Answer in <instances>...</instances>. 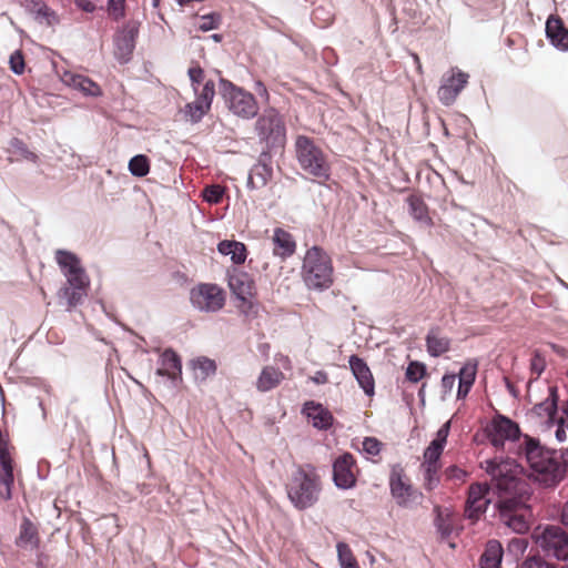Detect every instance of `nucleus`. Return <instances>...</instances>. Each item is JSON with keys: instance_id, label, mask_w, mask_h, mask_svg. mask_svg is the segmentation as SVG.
Listing matches in <instances>:
<instances>
[{"instance_id": "obj_19", "label": "nucleus", "mask_w": 568, "mask_h": 568, "mask_svg": "<svg viewBox=\"0 0 568 568\" xmlns=\"http://www.w3.org/2000/svg\"><path fill=\"white\" fill-rule=\"evenodd\" d=\"M159 364L155 375L169 378L173 386L182 382V358L176 351L172 347L165 348L160 355Z\"/></svg>"}, {"instance_id": "obj_32", "label": "nucleus", "mask_w": 568, "mask_h": 568, "mask_svg": "<svg viewBox=\"0 0 568 568\" xmlns=\"http://www.w3.org/2000/svg\"><path fill=\"white\" fill-rule=\"evenodd\" d=\"M189 364L193 371L200 372L202 381L214 376L217 371L216 362L204 355L192 358Z\"/></svg>"}, {"instance_id": "obj_3", "label": "nucleus", "mask_w": 568, "mask_h": 568, "mask_svg": "<svg viewBox=\"0 0 568 568\" xmlns=\"http://www.w3.org/2000/svg\"><path fill=\"white\" fill-rule=\"evenodd\" d=\"M55 262L67 278V285L62 286L57 296L65 300L67 305L75 307L82 303L90 286V278L81 263V258L72 251L59 248L54 254Z\"/></svg>"}, {"instance_id": "obj_38", "label": "nucleus", "mask_w": 568, "mask_h": 568, "mask_svg": "<svg viewBox=\"0 0 568 568\" xmlns=\"http://www.w3.org/2000/svg\"><path fill=\"white\" fill-rule=\"evenodd\" d=\"M427 374V367L419 361H410L405 371V377L410 383H418Z\"/></svg>"}, {"instance_id": "obj_17", "label": "nucleus", "mask_w": 568, "mask_h": 568, "mask_svg": "<svg viewBox=\"0 0 568 568\" xmlns=\"http://www.w3.org/2000/svg\"><path fill=\"white\" fill-rule=\"evenodd\" d=\"M356 460L353 454L344 452L333 460V483L338 489L347 490L356 486L357 479L353 473Z\"/></svg>"}, {"instance_id": "obj_48", "label": "nucleus", "mask_w": 568, "mask_h": 568, "mask_svg": "<svg viewBox=\"0 0 568 568\" xmlns=\"http://www.w3.org/2000/svg\"><path fill=\"white\" fill-rule=\"evenodd\" d=\"M546 428L556 427L555 438L558 443H564L567 439L568 423L557 417L555 420L546 419Z\"/></svg>"}, {"instance_id": "obj_25", "label": "nucleus", "mask_w": 568, "mask_h": 568, "mask_svg": "<svg viewBox=\"0 0 568 568\" xmlns=\"http://www.w3.org/2000/svg\"><path fill=\"white\" fill-rule=\"evenodd\" d=\"M559 390L556 385H551L548 387V396L540 403H537L531 408V413L537 417L541 418L546 416V419L555 420L558 416L559 412Z\"/></svg>"}, {"instance_id": "obj_33", "label": "nucleus", "mask_w": 568, "mask_h": 568, "mask_svg": "<svg viewBox=\"0 0 568 568\" xmlns=\"http://www.w3.org/2000/svg\"><path fill=\"white\" fill-rule=\"evenodd\" d=\"M150 159L145 154H135L129 160L128 170L135 178H144L150 172Z\"/></svg>"}, {"instance_id": "obj_27", "label": "nucleus", "mask_w": 568, "mask_h": 568, "mask_svg": "<svg viewBox=\"0 0 568 568\" xmlns=\"http://www.w3.org/2000/svg\"><path fill=\"white\" fill-rule=\"evenodd\" d=\"M406 203L408 204V213L414 221L425 227L433 226L434 223L429 216L428 206L419 195L410 194L406 197Z\"/></svg>"}, {"instance_id": "obj_2", "label": "nucleus", "mask_w": 568, "mask_h": 568, "mask_svg": "<svg viewBox=\"0 0 568 568\" xmlns=\"http://www.w3.org/2000/svg\"><path fill=\"white\" fill-rule=\"evenodd\" d=\"M531 496L530 485L518 483L513 491H507L496 504L500 520L516 534L525 535L530 530Z\"/></svg>"}, {"instance_id": "obj_45", "label": "nucleus", "mask_w": 568, "mask_h": 568, "mask_svg": "<svg viewBox=\"0 0 568 568\" xmlns=\"http://www.w3.org/2000/svg\"><path fill=\"white\" fill-rule=\"evenodd\" d=\"M9 145L11 149L14 150V152H17L23 159L33 163L37 162L38 155L34 152L30 151L27 144L21 139L12 138L9 142Z\"/></svg>"}, {"instance_id": "obj_49", "label": "nucleus", "mask_w": 568, "mask_h": 568, "mask_svg": "<svg viewBox=\"0 0 568 568\" xmlns=\"http://www.w3.org/2000/svg\"><path fill=\"white\" fill-rule=\"evenodd\" d=\"M337 549V558L338 562L342 566H345L346 564H355L357 560L355 559L352 549L346 542L339 541L336 545Z\"/></svg>"}, {"instance_id": "obj_61", "label": "nucleus", "mask_w": 568, "mask_h": 568, "mask_svg": "<svg viewBox=\"0 0 568 568\" xmlns=\"http://www.w3.org/2000/svg\"><path fill=\"white\" fill-rule=\"evenodd\" d=\"M235 243V240H222L217 243V252L221 255L227 256L233 252L232 247L234 248Z\"/></svg>"}, {"instance_id": "obj_57", "label": "nucleus", "mask_w": 568, "mask_h": 568, "mask_svg": "<svg viewBox=\"0 0 568 568\" xmlns=\"http://www.w3.org/2000/svg\"><path fill=\"white\" fill-rule=\"evenodd\" d=\"M528 547V541L525 538H514L508 545L509 552L524 554Z\"/></svg>"}, {"instance_id": "obj_50", "label": "nucleus", "mask_w": 568, "mask_h": 568, "mask_svg": "<svg viewBox=\"0 0 568 568\" xmlns=\"http://www.w3.org/2000/svg\"><path fill=\"white\" fill-rule=\"evenodd\" d=\"M517 568H556L555 565L547 562L541 556L535 555L527 557Z\"/></svg>"}, {"instance_id": "obj_15", "label": "nucleus", "mask_w": 568, "mask_h": 568, "mask_svg": "<svg viewBox=\"0 0 568 568\" xmlns=\"http://www.w3.org/2000/svg\"><path fill=\"white\" fill-rule=\"evenodd\" d=\"M139 28L140 23L131 20L115 32L113 38L114 57L120 64H126L131 61L139 37Z\"/></svg>"}, {"instance_id": "obj_8", "label": "nucleus", "mask_w": 568, "mask_h": 568, "mask_svg": "<svg viewBox=\"0 0 568 568\" xmlns=\"http://www.w3.org/2000/svg\"><path fill=\"white\" fill-rule=\"evenodd\" d=\"M295 150L298 164L305 172L324 181L331 179V165L312 138L298 135Z\"/></svg>"}, {"instance_id": "obj_43", "label": "nucleus", "mask_w": 568, "mask_h": 568, "mask_svg": "<svg viewBox=\"0 0 568 568\" xmlns=\"http://www.w3.org/2000/svg\"><path fill=\"white\" fill-rule=\"evenodd\" d=\"M105 10L114 21H119L126 14V0H106Z\"/></svg>"}, {"instance_id": "obj_16", "label": "nucleus", "mask_w": 568, "mask_h": 568, "mask_svg": "<svg viewBox=\"0 0 568 568\" xmlns=\"http://www.w3.org/2000/svg\"><path fill=\"white\" fill-rule=\"evenodd\" d=\"M489 491L488 484L475 483L470 485L464 511L467 519L477 521L486 513L490 504Z\"/></svg>"}, {"instance_id": "obj_14", "label": "nucleus", "mask_w": 568, "mask_h": 568, "mask_svg": "<svg viewBox=\"0 0 568 568\" xmlns=\"http://www.w3.org/2000/svg\"><path fill=\"white\" fill-rule=\"evenodd\" d=\"M468 80V73L457 67L450 68V70L443 75L437 91V97L440 103L445 106L453 105L459 93L467 85Z\"/></svg>"}, {"instance_id": "obj_30", "label": "nucleus", "mask_w": 568, "mask_h": 568, "mask_svg": "<svg viewBox=\"0 0 568 568\" xmlns=\"http://www.w3.org/2000/svg\"><path fill=\"white\" fill-rule=\"evenodd\" d=\"M282 377L283 373L280 369L266 366L260 373L256 387L260 392H268L280 384Z\"/></svg>"}, {"instance_id": "obj_11", "label": "nucleus", "mask_w": 568, "mask_h": 568, "mask_svg": "<svg viewBox=\"0 0 568 568\" xmlns=\"http://www.w3.org/2000/svg\"><path fill=\"white\" fill-rule=\"evenodd\" d=\"M406 474L400 464H395L389 473V493L395 499L397 506L410 508L417 505L423 498V494L414 489L413 485L405 480Z\"/></svg>"}, {"instance_id": "obj_1", "label": "nucleus", "mask_w": 568, "mask_h": 568, "mask_svg": "<svg viewBox=\"0 0 568 568\" xmlns=\"http://www.w3.org/2000/svg\"><path fill=\"white\" fill-rule=\"evenodd\" d=\"M527 464L536 483L545 488H555L566 477L568 468V448L561 449L560 458H557V449L542 445L540 439L525 436L520 446Z\"/></svg>"}, {"instance_id": "obj_37", "label": "nucleus", "mask_w": 568, "mask_h": 568, "mask_svg": "<svg viewBox=\"0 0 568 568\" xmlns=\"http://www.w3.org/2000/svg\"><path fill=\"white\" fill-rule=\"evenodd\" d=\"M195 100L201 102L205 109H210L212 106L213 99L215 97V82L212 79L206 80L203 83L202 89H197V92H194Z\"/></svg>"}, {"instance_id": "obj_59", "label": "nucleus", "mask_w": 568, "mask_h": 568, "mask_svg": "<svg viewBox=\"0 0 568 568\" xmlns=\"http://www.w3.org/2000/svg\"><path fill=\"white\" fill-rule=\"evenodd\" d=\"M445 474L448 478L458 480H463L468 476L467 471H465L464 469L459 468L456 465H450L449 467H447Z\"/></svg>"}, {"instance_id": "obj_46", "label": "nucleus", "mask_w": 568, "mask_h": 568, "mask_svg": "<svg viewBox=\"0 0 568 568\" xmlns=\"http://www.w3.org/2000/svg\"><path fill=\"white\" fill-rule=\"evenodd\" d=\"M201 20H202V22L197 27L199 30L202 32H207L211 30L219 29V27L222 22V17L219 12L213 11L207 14H203L201 17Z\"/></svg>"}, {"instance_id": "obj_5", "label": "nucleus", "mask_w": 568, "mask_h": 568, "mask_svg": "<svg viewBox=\"0 0 568 568\" xmlns=\"http://www.w3.org/2000/svg\"><path fill=\"white\" fill-rule=\"evenodd\" d=\"M303 280L310 290L323 292L333 284V265L329 255L320 246L307 250L302 266Z\"/></svg>"}, {"instance_id": "obj_53", "label": "nucleus", "mask_w": 568, "mask_h": 568, "mask_svg": "<svg viewBox=\"0 0 568 568\" xmlns=\"http://www.w3.org/2000/svg\"><path fill=\"white\" fill-rule=\"evenodd\" d=\"M362 445L363 452L371 456H377L382 450V442L376 437H365Z\"/></svg>"}, {"instance_id": "obj_12", "label": "nucleus", "mask_w": 568, "mask_h": 568, "mask_svg": "<svg viewBox=\"0 0 568 568\" xmlns=\"http://www.w3.org/2000/svg\"><path fill=\"white\" fill-rule=\"evenodd\" d=\"M192 306L206 313H215L225 304V293L216 284L201 283L190 291Z\"/></svg>"}, {"instance_id": "obj_62", "label": "nucleus", "mask_w": 568, "mask_h": 568, "mask_svg": "<svg viewBox=\"0 0 568 568\" xmlns=\"http://www.w3.org/2000/svg\"><path fill=\"white\" fill-rule=\"evenodd\" d=\"M254 90L256 94L264 100V102H268L270 94L264 82H262L261 80H256L254 82Z\"/></svg>"}, {"instance_id": "obj_9", "label": "nucleus", "mask_w": 568, "mask_h": 568, "mask_svg": "<svg viewBox=\"0 0 568 568\" xmlns=\"http://www.w3.org/2000/svg\"><path fill=\"white\" fill-rule=\"evenodd\" d=\"M484 432L487 440L496 449H504L506 442H517L521 437L523 442H525L526 436L521 433L519 425L515 420L500 413H497L490 419ZM523 444L524 443H521L519 446ZM518 455L525 457L520 452V447H518Z\"/></svg>"}, {"instance_id": "obj_56", "label": "nucleus", "mask_w": 568, "mask_h": 568, "mask_svg": "<svg viewBox=\"0 0 568 568\" xmlns=\"http://www.w3.org/2000/svg\"><path fill=\"white\" fill-rule=\"evenodd\" d=\"M455 381H456V374H454V373L447 372L443 375L442 381H440L443 396H446L447 394H449L453 390Z\"/></svg>"}, {"instance_id": "obj_54", "label": "nucleus", "mask_w": 568, "mask_h": 568, "mask_svg": "<svg viewBox=\"0 0 568 568\" xmlns=\"http://www.w3.org/2000/svg\"><path fill=\"white\" fill-rule=\"evenodd\" d=\"M240 312L245 316H255L258 311V303L252 297H245V302H241Z\"/></svg>"}, {"instance_id": "obj_41", "label": "nucleus", "mask_w": 568, "mask_h": 568, "mask_svg": "<svg viewBox=\"0 0 568 568\" xmlns=\"http://www.w3.org/2000/svg\"><path fill=\"white\" fill-rule=\"evenodd\" d=\"M478 363L476 359L467 361L459 369L456 377H458V382H466L469 384H475L476 375H477Z\"/></svg>"}, {"instance_id": "obj_28", "label": "nucleus", "mask_w": 568, "mask_h": 568, "mask_svg": "<svg viewBox=\"0 0 568 568\" xmlns=\"http://www.w3.org/2000/svg\"><path fill=\"white\" fill-rule=\"evenodd\" d=\"M436 332H438V328H432L425 337L427 353L432 357H439L450 348V339L446 337H438Z\"/></svg>"}, {"instance_id": "obj_6", "label": "nucleus", "mask_w": 568, "mask_h": 568, "mask_svg": "<svg viewBox=\"0 0 568 568\" xmlns=\"http://www.w3.org/2000/svg\"><path fill=\"white\" fill-rule=\"evenodd\" d=\"M254 129L258 143L264 145L262 151L275 155L282 153L286 144V126L276 109L265 110L257 118Z\"/></svg>"}, {"instance_id": "obj_7", "label": "nucleus", "mask_w": 568, "mask_h": 568, "mask_svg": "<svg viewBox=\"0 0 568 568\" xmlns=\"http://www.w3.org/2000/svg\"><path fill=\"white\" fill-rule=\"evenodd\" d=\"M219 94L234 115L246 120L257 115L258 105L255 97L229 79L220 77Z\"/></svg>"}, {"instance_id": "obj_29", "label": "nucleus", "mask_w": 568, "mask_h": 568, "mask_svg": "<svg viewBox=\"0 0 568 568\" xmlns=\"http://www.w3.org/2000/svg\"><path fill=\"white\" fill-rule=\"evenodd\" d=\"M28 544L33 545L34 547H38L39 545V537H38V528L32 523V520L23 516L20 524V532L19 536L16 539V545L19 547L27 546Z\"/></svg>"}, {"instance_id": "obj_24", "label": "nucleus", "mask_w": 568, "mask_h": 568, "mask_svg": "<svg viewBox=\"0 0 568 568\" xmlns=\"http://www.w3.org/2000/svg\"><path fill=\"white\" fill-rule=\"evenodd\" d=\"M61 80L65 85L80 91L85 97L98 98L103 94L100 85L85 75L65 71Z\"/></svg>"}, {"instance_id": "obj_22", "label": "nucleus", "mask_w": 568, "mask_h": 568, "mask_svg": "<svg viewBox=\"0 0 568 568\" xmlns=\"http://www.w3.org/2000/svg\"><path fill=\"white\" fill-rule=\"evenodd\" d=\"M301 412L317 430H328L335 420L329 409L315 400L305 402Z\"/></svg>"}, {"instance_id": "obj_47", "label": "nucleus", "mask_w": 568, "mask_h": 568, "mask_svg": "<svg viewBox=\"0 0 568 568\" xmlns=\"http://www.w3.org/2000/svg\"><path fill=\"white\" fill-rule=\"evenodd\" d=\"M34 19L39 22L47 21L48 26L58 22L57 13L49 8L45 3H39V8L33 10Z\"/></svg>"}, {"instance_id": "obj_13", "label": "nucleus", "mask_w": 568, "mask_h": 568, "mask_svg": "<svg viewBox=\"0 0 568 568\" xmlns=\"http://www.w3.org/2000/svg\"><path fill=\"white\" fill-rule=\"evenodd\" d=\"M481 468L485 469L493 480L504 481L508 491H513L518 483H526L516 478L521 466L510 457L486 459L481 463Z\"/></svg>"}, {"instance_id": "obj_18", "label": "nucleus", "mask_w": 568, "mask_h": 568, "mask_svg": "<svg viewBox=\"0 0 568 568\" xmlns=\"http://www.w3.org/2000/svg\"><path fill=\"white\" fill-rule=\"evenodd\" d=\"M275 154L261 151L257 161L252 165L247 174L246 187L251 191L260 190L273 178L272 159Z\"/></svg>"}, {"instance_id": "obj_39", "label": "nucleus", "mask_w": 568, "mask_h": 568, "mask_svg": "<svg viewBox=\"0 0 568 568\" xmlns=\"http://www.w3.org/2000/svg\"><path fill=\"white\" fill-rule=\"evenodd\" d=\"M435 513L434 526L436 531L440 535L442 539H447L453 534V525L449 518L442 514L439 507H435Z\"/></svg>"}, {"instance_id": "obj_44", "label": "nucleus", "mask_w": 568, "mask_h": 568, "mask_svg": "<svg viewBox=\"0 0 568 568\" xmlns=\"http://www.w3.org/2000/svg\"><path fill=\"white\" fill-rule=\"evenodd\" d=\"M224 195V189L219 184H211L203 189L202 197L209 204H219Z\"/></svg>"}, {"instance_id": "obj_40", "label": "nucleus", "mask_w": 568, "mask_h": 568, "mask_svg": "<svg viewBox=\"0 0 568 568\" xmlns=\"http://www.w3.org/2000/svg\"><path fill=\"white\" fill-rule=\"evenodd\" d=\"M424 475V487L432 491L439 485L438 470L440 466L422 465Z\"/></svg>"}, {"instance_id": "obj_23", "label": "nucleus", "mask_w": 568, "mask_h": 568, "mask_svg": "<svg viewBox=\"0 0 568 568\" xmlns=\"http://www.w3.org/2000/svg\"><path fill=\"white\" fill-rule=\"evenodd\" d=\"M545 34L555 49L561 52L568 51V28L559 16L550 14L547 18Z\"/></svg>"}, {"instance_id": "obj_51", "label": "nucleus", "mask_w": 568, "mask_h": 568, "mask_svg": "<svg viewBox=\"0 0 568 568\" xmlns=\"http://www.w3.org/2000/svg\"><path fill=\"white\" fill-rule=\"evenodd\" d=\"M187 75L194 92H197V89L204 81V70L199 64L195 67H191L187 70Z\"/></svg>"}, {"instance_id": "obj_21", "label": "nucleus", "mask_w": 568, "mask_h": 568, "mask_svg": "<svg viewBox=\"0 0 568 568\" xmlns=\"http://www.w3.org/2000/svg\"><path fill=\"white\" fill-rule=\"evenodd\" d=\"M349 369L356 379L359 388L368 397L375 395V379L369 366L363 357L353 354L348 357Z\"/></svg>"}, {"instance_id": "obj_34", "label": "nucleus", "mask_w": 568, "mask_h": 568, "mask_svg": "<svg viewBox=\"0 0 568 568\" xmlns=\"http://www.w3.org/2000/svg\"><path fill=\"white\" fill-rule=\"evenodd\" d=\"M274 243L277 247L283 251L286 256L292 255L295 252L296 243L291 233L276 229L274 232Z\"/></svg>"}, {"instance_id": "obj_26", "label": "nucleus", "mask_w": 568, "mask_h": 568, "mask_svg": "<svg viewBox=\"0 0 568 568\" xmlns=\"http://www.w3.org/2000/svg\"><path fill=\"white\" fill-rule=\"evenodd\" d=\"M504 548L499 540L489 539L478 560V568H500Z\"/></svg>"}, {"instance_id": "obj_31", "label": "nucleus", "mask_w": 568, "mask_h": 568, "mask_svg": "<svg viewBox=\"0 0 568 568\" xmlns=\"http://www.w3.org/2000/svg\"><path fill=\"white\" fill-rule=\"evenodd\" d=\"M14 484L13 464H0V497L3 500L12 499V487Z\"/></svg>"}, {"instance_id": "obj_63", "label": "nucleus", "mask_w": 568, "mask_h": 568, "mask_svg": "<svg viewBox=\"0 0 568 568\" xmlns=\"http://www.w3.org/2000/svg\"><path fill=\"white\" fill-rule=\"evenodd\" d=\"M474 384H469L466 382H458L457 394L456 397L458 400L464 399L468 396Z\"/></svg>"}, {"instance_id": "obj_35", "label": "nucleus", "mask_w": 568, "mask_h": 568, "mask_svg": "<svg viewBox=\"0 0 568 568\" xmlns=\"http://www.w3.org/2000/svg\"><path fill=\"white\" fill-rule=\"evenodd\" d=\"M210 112V109H205L201 102L194 100L185 104L183 109L186 121L192 124H196Z\"/></svg>"}, {"instance_id": "obj_4", "label": "nucleus", "mask_w": 568, "mask_h": 568, "mask_svg": "<svg viewBox=\"0 0 568 568\" xmlns=\"http://www.w3.org/2000/svg\"><path fill=\"white\" fill-rule=\"evenodd\" d=\"M320 476L311 464L297 466L286 484L287 498L298 510L314 506L320 497Z\"/></svg>"}, {"instance_id": "obj_20", "label": "nucleus", "mask_w": 568, "mask_h": 568, "mask_svg": "<svg viewBox=\"0 0 568 568\" xmlns=\"http://www.w3.org/2000/svg\"><path fill=\"white\" fill-rule=\"evenodd\" d=\"M226 276L230 292L239 302H245V297H253L255 283L247 272L231 267Z\"/></svg>"}, {"instance_id": "obj_52", "label": "nucleus", "mask_w": 568, "mask_h": 568, "mask_svg": "<svg viewBox=\"0 0 568 568\" xmlns=\"http://www.w3.org/2000/svg\"><path fill=\"white\" fill-rule=\"evenodd\" d=\"M232 253L230 254L231 261L235 265H241L245 262L247 257V248L246 245L242 242L236 241L234 248L232 247Z\"/></svg>"}, {"instance_id": "obj_64", "label": "nucleus", "mask_w": 568, "mask_h": 568, "mask_svg": "<svg viewBox=\"0 0 568 568\" xmlns=\"http://www.w3.org/2000/svg\"><path fill=\"white\" fill-rule=\"evenodd\" d=\"M74 3L87 13H93L97 10V6L91 0H74Z\"/></svg>"}, {"instance_id": "obj_55", "label": "nucleus", "mask_w": 568, "mask_h": 568, "mask_svg": "<svg viewBox=\"0 0 568 568\" xmlns=\"http://www.w3.org/2000/svg\"><path fill=\"white\" fill-rule=\"evenodd\" d=\"M530 369L532 373H536L537 376H540L546 369L545 358L538 352H535L530 359Z\"/></svg>"}, {"instance_id": "obj_42", "label": "nucleus", "mask_w": 568, "mask_h": 568, "mask_svg": "<svg viewBox=\"0 0 568 568\" xmlns=\"http://www.w3.org/2000/svg\"><path fill=\"white\" fill-rule=\"evenodd\" d=\"M9 69L16 75H21L26 70L24 53L21 49L14 50L9 57Z\"/></svg>"}, {"instance_id": "obj_58", "label": "nucleus", "mask_w": 568, "mask_h": 568, "mask_svg": "<svg viewBox=\"0 0 568 568\" xmlns=\"http://www.w3.org/2000/svg\"><path fill=\"white\" fill-rule=\"evenodd\" d=\"M449 432H450V422L448 420V422H445L439 427V429L437 430L436 436L433 440L446 446Z\"/></svg>"}, {"instance_id": "obj_60", "label": "nucleus", "mask_w": 568, "mask_h": 568, "mask_svg": "<svg viewBox=\"0 0 568 568\" xmlns=\"http://www.w3.org/2000/svg\"><path fill=\"white\" fill-rule=\"evenodd\" d=\"M50 474V463L47 459H40L37 465V476L40 480H45Z\"/></svg>"}, {"instance_id": "obj_36", "label": "nucleus", "mask_w": 568, "mask_h": 568, "mask_svg": "<svg viewBox=\"0 0 568 568\" xmlns=\"http://www.w3.org/2000/svg\"><path fill=\"white\" fill-rule=\"evenodd\" d=\"M445 449V445L432 439L429 445L425 448L422 465L440 466V456Z\"/></svg>"}, {"instance_id": "obj_10", "label": "nucleus", "mask_w": 568, "mask_h": 568, "mask_svg": "<svg viewBox=\"0 0 568 568\" xmlns=\"http://www.w3.org/2000/svg\"><path fill=\"white\" fill-rule=\"evenodd\" d=\"M534 537L546 556L568 560V534L560 526L546 525Z\"/></svg>"}]
</instances>
